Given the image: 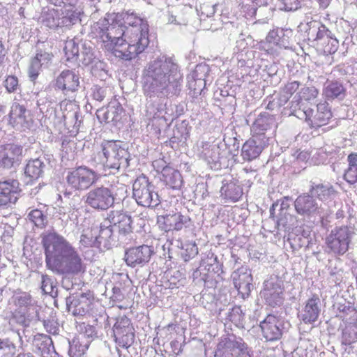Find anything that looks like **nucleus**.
I'll list each match as a JSON object with an SVG mask.
<instances>
[{"mask_svg": "<svg viewBox=\"0 0 357 357\" xmlns=\"http://www.w3.org/2000/svg\"><path fill=\"white\" fill-rule=\"evenodd\" d=\"M124 109L119 102H109L105 111L104 120L107 123L118 122L121 119Z\"/></svg>", "mask_w": 357, "mask_h": 357, "instance_id": "nucleus-28", "label": "nucleus"}, {"mask_svg": "<svg viewBox=\"0 0 357 357\" xmlns=\"http://www.w3.org/2000/svg\"><path fill=\"white\" fill-rule=\"evenodd\" d=\"M154 185L144 174L139 176L135 181L132 190L133 197L139 205L154 207L158 205V195L154 191Z\"/></svg>", "mask_w": 357, "mask_h": 357, "instance_id": "nucleus-4", "label": "nucleus"}, {"mask_svg": "<svg viewBox=\"0 0 357 357\" xmlns=\"http://www.w3.org/2000/svg\"><path fill=\"white\" fill-rule=\"evenodd\" d=\"M75 17H76V18H77V17H78V15H77V13H76L75 12H73V13H72V15H71L70 16H69V18H70V21H71V20H73L74 18H75Z\"/></svg>", "mask_w": 357, "mask_h": 357, "instance_id": "nucleus-55", "label": "nucleus"}, {"mask_svg": "<svg viewBox=\"0 0 357 357\" xmlns=\"http://www.w3.org/2000/svg\"><path fill=\"white\" fill-rule=\"evenodd\" d=\"M108 220L119 233L126 234L131 231V218L126 213L120 211H111Z\"/></svg>", "mask_w": 357, "mask_h": 357, "instance_id": "nucleus-23", "label": "nucleus"}, {"mask_svg": "<svg viewBox=\"0 0 357 357\" xmlns=\"http://www.w3.org/2000/svg\"><path fill=\"white\" fill-rule=\"evenodd\" d=\"M92 97L94 100L102 101L105 97V91L101 87L96 86L93 89Z\"/></svg>", "mask_w": 357, "mask_h": 357, "instance_id": "nucleus-47", "label": "nucleus"}, {"mask_svg": "<svg viewBox=\"0 0 357 357\" xmlns=\"http://www.w3.org/2000/svg\"><path fill=\"white\" fill-rule=\"evenodd\" d=\"M321 5L327 6L329 3V0H318Z\"/></svg>", "mask_w": 357, "mask_h": 357, "instance_id": "nucleus-54", "label": "nucleus"}, {"mask_svg": "<svg viewBox=\"0 0 357 357\" xmlns=\"http://www.w3.org/2000/svg\"><path fill=\"white\" fill-rule=\"evenodd\" d=\"M20 192V184L17 180L9 178L0 181V207L15 204Z\"/></svg>", "mask_w": 357, "mask_h": 357, "instance_id": "nucleus-15", "label": "nucleus"}, {"mask_svg": "<svg viewBox=\"0 0 357 357\" xmlns=\"http://www.w3.org/2000/svg\"><path fill=\"white\" fill-rule=\"evenodd\" d=\"M59 273L78 274L85 271V266L75 248L55 271Z\"/></svg>", "mask_w": 357, "mask_h": 357, "instance_id": "nucleus-20", "label": "nucleus"}, {"mask_svg": "<svg viewBox=\"0 0 357 357\" xmlns=\"http://www.w3.org/2000/svg\"><path fill=\"white\" fill-rule=\"evenodd\" d=\"M352 231L348 226L336 227L326 236L325 244L328 252L343 255L349 248Z\"/></svg>", "mask_w": 357, "mask_h": 357, "instance_id": "nucleus-5", "label": "nucleus"}, {"mask_svg": "<svg viewBox=\"0 0 357 357\" xmlns=\"http://www.w3.org/2000/svg\"><path fill=\"white\" fill-rule=\"evenodd\" d=\"M261 150L255 139H249L243 145L241 155L245 160L251 161L260 155Z\"/></svg>", "mask_w": 357, "mask_h": 357, "instance_id": "nucleus-29", "label": "nucleus"}, {"mask_svg": "<svg viewBox=\"0 0 357 357\" xmlns=\"http://www.w3.org/2000/svg\"><path fill=\"white\" fill-rule=\"evenodd\" d=\"M319 304L320 298L316 294L306 301L301 315V319L303 323L310 324L318 320L321 312Z\"/></svg>", "mask_w": 357, "mask_h": 357, "instance_id": "nucleus-21", "label": "nucleus"}, {"mask_svg": "<svg viewBox=\"0 0 357 357\" xmlns=\"http://www.w3.org/2000/svg\"><path fill=\"white\" fill-rule=\"evenodd\" d=\"M300 83L297 81L287 83L284 89V91L286 94L291 96L294 94L299 88Z\"/></svg>", "mask_w": 357, "mask_h": 357, "instance_id": "nucleus-46", "label": "nucleus"}, {"mask_svg": "<svg viewBox=\"0 0 357 357\" xmlns=\"http://www.w3.org/2000/svg\"><path fill=\"white\" fill-rule=\"evenodd\" d=\"M355 312V309L350 305L346 303H340L337 307V312L336 317L342 320H347L348 316Z\"/></svg>", "mask_w": 357, "mask_h": 357, "instance_id": "nucleus-37", "label": "nucleus"}, {"mask_svg": "<svg viewBox=\"0 0 357 357\" xmlns=\"http://www.w3.org/2000/svg\"><path fill=\"white\" fill-rule=\"evenodd\" d=\"M42 245L45 250L47 267L55 271L74 248L66 239L56 234L50 232L42 236Z\"/></svg>", "mask_w": 357, "mask_h": 357, "instance_id": "nucleus-3", "label": "nucleus"}, {"mask_svg": "<svg viewBox=\"0 0 357 357\" xmlns=\"http://www.w3.org/2000/svg\"><path fill=\"white\" fill-rule=\"evenodd\" d=\"M328 32V30L326 29L325 26H322V29H319L317 34V43L321 40L322 39H324L326 36H328L327 33Z\"/></svg>", "mask_w": 357, "mask_h": 357, "instance_id": "nucleus-49", "label": "nucleus"}, {"mask_svg": "<svg viewBox=\"0 0 357 357\" xmlns=\"http://www.w3.org/2000/svg\"><path fill=\"white\" fill-rule=\"evenodd\" d=\"M227 347L230 350L234 351L236 349L243 351L247 349L246 344L243 342L242 338L236 340V338L231 340L229 338L226 342Z\"/></svg>", "mask_w": 357, "mask_h": 357, "instance_id": "nucleus-40", "label": "nucleus"}, {"mask_svg": "<svg viewBox=\"0 0 357 357\" xmlns=\"http://www.w3.org/2000/svg\"><path fill=\"white\" fill-rule=\"evenodd\" d=\"M95 303L96 298L93 292L88 290L70 297L68 307L74 316L84 317L93 311Z\"/></svg>", "mask_w": 357, "mask_h": 357, "instance_id": "nucleus-8", "label": "nucleus"}, {"mask_svg": "<svg viewBox=\"0 0 357 357\" xmlns=\"http://www.w3.org/2000/svg\"><path fill=\"white\" fill-rule=\"evenodd\" d=\"M190 220L189 217L178 211L160 215L157 217L158 227L165 232L181 231L186 227Z\"/></svg>", "mask_w": 357, "mask_h": 357, "instance_id": "nucleus-12", "label": "nucleus"}, {"mask_svg": "<svg viewBox=\"0 0 357 357\" xmlns=\"http://www.w3.org/2000/svg\"><path fill=\"white\" fill-rule=\"evenodd\" d=\"M43 163L38 159L29 160L24 169L25 175L30 180L38 178L43 173Z\"/></svg>", "mask_w": 357, "mask_h": 357, "instance_id": "nucleus-32", "label": "nucleus"}, {"mask_svg": "<svg viewBox=\"0 0 357 357\" xmlns=\"http://www.w3.org/2000/svg\"><path fill=\"white\" fill-rule=\"evenodd\" d=\"M29 219L38 227H44L46 225V217L40 210H32L29 214Z\"/></svg>", "mask_w": 357, "mask_h": 357, "instance_id": "nucleus-36", "label": "nucleus"}, {"mask_svg": "<svg viewBox=\"0 0 357 357\" xmlns=\"http://www.w3.org/2000/svg\"><path fill=\"white\" fill-rule=\"evenodd\" d=\"M318 93V91L314 87H304L300 93V99L311 101L317 97Z\"/></svg>", "mask_w": 357, "mask_h": 357, "instance_id": "nucleus-39", "label": "nucleus"}, {"mask_svg": "<svg viewBox=\"0 0 357 357\" xmlns=\"http://www.w3.org/2000/svg\"><path fill=\"white\" fill-rule=\"evenodd\" d=\"M148 75L152 78L151 86L146 84L143 90L146 96H149L151 86L158 89L161 91L167 90L169 87L177 88L183 80V75L177 64L170 61L155 60L150 63Z\"/></svg>", "mask_w": 357, "mask_h": 357, "instance_id": "nucleus-2", "label": "nucleus"}, {"mask_svg": "<svg viewBox=\"0 0 357 357\" xmlns=\"http://www.w3.org/2000/svg\"><path fill=\"white\" fill-rule=\"evenodd\" d=\"M16 346L8 340H0V357H15Z\"/></svg>", "mask_w": 357, "mask_h": 357, "instance_id": "nucleus-34", "label": "nucleus"}, {"mask_svg": "<svg viewBox=\"0 0 357 357\" xmlns=\"http://www.w3.org/2000/svg\"><path fill=\"white\" fill-rule=\"evenodd\" d=\"M346 89L338 81L329 82L324 89V94L328 99H335L345 95Z\"/></svg>", "mask_w": 357, "mask_h": 357, "instance_id": "nucleus-31", "label": "nucleus"}, {"mask_svg": "<svg viewBox=\"0 0 357 357\" xmlns=\"http://www.w3.org/2000/svg\"><path fill=\"white\" fill-rule=\"evenodd\" d=\"M252 282V274L243 268H238L234 275V284L239 294L242 298L248 297L251 292Z\"/></svg>", "mask_w": 357, "mask_h": 357, "instance_id": "nucleus-22", "label": "nucleus"}, {"mask_svg": "<svg viewBox=\"0 0 357 357\" xmlns=\"http://www.w3.org/2000/svg\"><path fill=\"white\" fill-rule=\"evenodd\" d=\"M93 243L92 238L87 236L86 234H83L80 236V243L84 247H89Z\"/></svg>", "mask_w": 357, "mask_h": 357, "instance_id": "nucleus-50", "label": "nucleus"}, {"mask_svg": "<svg viewBox=\"0 0 357 357\" xmlns=\"http://www.w3.org/2000/svg\"><path fill=\"white\" fill-rule=\"evenodd\" d=\"M296 158L301 160L308 159L310 156V153L309 151H296Z\"/></svg>", "mask_w": 357, "mask_h": 357, "instance_id": "nucleus-51", "label": "nucleus"}, {"mask_svg": "<svg viewBox=\"0 0 357 357\" xmlns=\"http://www.w3.org/2000/svg\"><path fill=\"white\" fill-rule=\"evenodd\" d=\"M60 109L63 112V116L65 118L70 112H74L76 105L73 100L65 98L60 102Z\"/></svg>", "mask_w": 357, "mask_h": 357, "instance_id": "nucleus-43", "label": "nucleus"}, {"mask_svg": "<svg viewBox=\"0 0 357 357\" xmlns=\"http://www.w3.org/2000/svg\"><path fill=\"white\" fill-rule=\"evenodd\" d=\"M5 56V49L3 45L0 42V65L3 63Z\"/></svg>", "mask_w": 357, "mask_h": 357, "instance_id": "nucleus-52", "label": "nucleus"}, {"mask_svg": "<svg viewBox=\"0 0 357 357\" xmlns=\"http://www.w3.org/2000/svg\"><path fill=\"white\" fill-rule=\"evenodd\" d=\"M294 205L296 212L302 215H310L317 210L314 199L308 195L298 196Z\"/></svg>", "mask_w": 357, "mask_h": 357, "instance_id": "nucleus-24", "label": "nucleus"}, {"mask_svg": "<svg viewBox=\"0 0 357 357\" xmlns=\"http://www.w3.org/2000/svg\"><path fill=\"white\" fill-rule=\"evenodd\" d=\"M42 63H40L37 61V59L34 56L32 59L30 66L29 68V75L32 80H35L37 79V77L39 75Z\"/></svg>", "mask_w": 357, "mask_h": 357, "instance_id": "nucleus-42", "label": "nucleus"}, {"mask_svg": "<svg viewBox=\"0 0 357 357\" xmlns=\"http://www.w3.org/2000/svg\"><path fill=\"white\" fill-rule=\"evenodd\" d=\"M339 47V41L333 37L326 36L324 39L317 43V51L324 55H331L335 54Z\"/></svg>", "mask_w": 357, "mask_h": 357, "instance_id": "nucleus-27", "label": "nucleus"}, {"mask_svg": "<svg viewBox=\"0 0 357 357\" xmlns=\"http://www.w3.org/2000/svg\"><path fill=\"white\" fill-rule=\"evenodd\" d=\"M102 152L106 158V165L110 169H119L127 160L126 151L116 142L109 141L102 145Z\"/></svg>", "mask_w": 357, "mask_h": 357, "instance_id": "nucleus-14", "label": "nucleus"}, {"mask_svg": "<svg viewBox=\"0 0 357 357\" xmlns=\"http://www.w3.org/2000/svg\"><path fill=\"white\" fill-rule=\"evenodd\" d=\"M263 337L267 341H276L282 336L280 321L273 314H268L259 324Z\"/></svg>", "mask_w": 357, "mask_h": 357, "instance_id": "nucleus-18", "label": "nucleus"}, {"mask_svg": "<svg viewBox=\"0 0 357 357\" xmlns=\"http://www.w3.org/2000/svg\"><path fill=\"white\" fill-rule=\"evenodd\" d=\"M113 331L115 342L119 347L127 349L134 343V328L129 319H121L117 321Z\"/></svg>", "mask_w": 357, "mask_h": 357, "instance_id": "nucleus-13", "label": "nucleus"}, {"mask_svg": "<svg viewBox=\"0 0 357 357\" xmlns=\"http://www.w3.org/2000/svg\"><path fill=\"white\" fill-rule=\"evenodd\" d=\"M163 160H156L153 162L155 171L160 173V179L165 185L173 190H178L183 183L181 172L169 165H165Z\"/></svg>", "mask_w": 357, "mask_h": 357, "instance_id": "nucleus-9", "label": "nucleus"}, {"mask_svg": "<svg viewBox=\"0 0 357 357\" xmlns=\"http://www.w3.org/2000/svg\"><path fill=\"white\" fill-rule=\"evenodd\" d=\"M354 326L345 328L342 335V344L346 346L357 342V332Z\"/></svg>", "mask_w": 357, "mask_h": 357, "instance_id": "nucleus-35", "label": "nucleus"}, {"mask_svg": "<svg viewBox=\"0 0 357 357\" xmlns=\"http://www.w3.org/2000/svg\"><path fill=\"white\" fill-rule=\"evenodd\" d=\"M8 122L13 127L29 128L33 123L29 112L26 107L18 102H13L8 114Z\"/></svg>", "mask_w": 357, "mask_h": 357, "instance_id": "nucleus-17", "label": "nucleus"}, {"mask_svg": "<svg viewBox=\"0 0 357 357\" xmlns=\"http://www.w3.org/2000/svg\"><path fill=\"white\" fill-rule=\"evenodd\" d=\"M52 54L42 50L37 52L35 55V58L37 59L40 63H42V66L45 63H48L52 60Z\"/></svg>", "mask_w": 357, "mask_h": 357, "instance_id": "nucleus-45", "label": "nucleus"}, {"mask_svg": "<svg viewBox=\"0 0 357 357\" xmlns=\"http://www.w3.org/2000/svg\"><path fill=\"white\" fill-rule=\"evenodd\" d=\"M32 296L26 292H22L14 298V304L20 307H26L31 305Z\"/></svg>", "mask_w": 357, "mask_h": 357, "instance_id": "nucleus-38", "label": "nucleus"}, {"mask_svg": "<svg viewBox=\"0 0 357 357\" xmlns=\"http://www.w3.org/2000/svg\"><path fill=\"white\" fill-rule=\"evenodd\" d=\"M23 157L22 146L15 143L0 144V167L11 169L20 164Z\"/></svg>", "mask_w": 357, "mask_h": 357, "instance_id": "nucleus-10", "label": "nucleus"}, {"mask_svg": "<svg viewBox=\"0 0 357 357\" xmlns=\"http://www.w3.org/2000/svg\"><path fill=\"white\" fill-rule=\"evenodd\" d=\"M86 203L93 208L107 210L114 204V196L108 188L98 187L87 193Z\"/></svg>", "mask_w": 357, "mask_h": 357, "instance_id": "nucleus-11", "label": "nucleus"}, {"mask_svg": "<svg viewBox=\"0 0 357 357\" xmlns=\"http://www.w3.org/2000/svg\"><path fill=\"white\" fill-rule=\"evenodd\" d=\"M100 177V175L94 170L83 165L70 172L66 180L71 188L78 190H84L96 183Z\"/></svg>", "mask_w": 357, "mask_h": 357, "instance_id": "nucleus-6", "label": "nucleus"}, {"mask_svg": "<svg viewBox=\"0 0 357 357\" xmlns=\"http://www.w3.org/2000/svg\"><path fill=\"white\" fill-rule=\"evenodd\" d=\"M198 248L195 242H187L183 247L182 258L185 261H188L198 255Z\"/></svg>", "mask_w": 357, "mask_h": 357, "instance_id": "nucleus-33", "label": "nucleus"}, {"mask_svg": "<svg viewBox=\"0 0 357 357\" xmlns=\"http://www.w3.org/2000/svg\"><path fill=\"white\" fill-rule=\"evenodd\" d=\"M310 192L319 199L326 201L335 193V190L331 185L317 184L312 187Z\"/></svg>", "mask_w": 357, "mask_h": 357, "instance_id": "nucleus-30", "label": "nucleus"}, {"mask_svg": "<svg viewBox=\"0 0 357 357\" xmlns=\"http://www.w3.org/2000/svg\"><path fill=\"white\" fill-rule=\"evenodd\" d=\"M266 42L268 43H273L278 45L279 38L278 33L275 31H271L268 33V36L266 38Z\"/></svg>", "mask_w": 357, "mask_h": 357, "instance_id": "nucleus-48", "label": "nucleus"}, {"mask_svg": "<svg viewBox=\"0 0 357 357\" xmlns=\"http://www.w3.org/2000/svg\"><path fill=\"white\" fill-rule=\"evenodd\" d=\"M153 254L150 246L146 245L128 249L125 254V260L130 266H135L148 262Z\"/></svg>", "mask_w": 357, "mask_h": 357, "instance_id": "nucleus-19", "label": "nucleus"}, {"mask_svg": "<svg viewBox=\"0 0 357 357\" xmlns=\"http://www.w3.org/2000/svg\"><path fill=\"white\" fill-rule=\"evenodd\" d=\"M17 357H33L31 353H22L19 354Z\"/></svg>", "mask_w": 357, "mask_h": 357, "instance_id": "nucleus-53", "label": "nucleus"}, {"mask_svg": "<svg viewBox=\"0 0 357 357\" xmlns=\"http://www.w3.org/2000/svg\"><path fill=\"white\" fill-rule=\"evenodd\" d=\"M4 86L8 93H14L19 87V82L17 77L8 75L4 81Z\"/></svg>", "mask_w": 357, "mask_h": 357, "instance_id": "nucleus-41", "label": "nucleus"}, {"mask_svg": "<svg viewBox=\"0 0 357 357\" xmlns=\"http://www.w3.org/2000/svg\"><path fill=\"white\" fill-rule=\"evenodd\" d=\"M91 32L107 50L125 61L137 57L150 42L147 21L134 13L107 15L94 23Z\"/></svg>", "mask_w": 357, "mask_h": 357, "instance_id": "nucleus-1", "label": "nucleus"}, {"mask_svg": "<svg viewBox=\"0 0 357 357\" xmlns=\"http://www.w3.org/2000/svg\"><path fill=\"white\" fill-rule=\"evenodd\" d=\"M41 289L45 294H52L53 291L52 280L47 275L42 276Z\"/></svg>", "mask_w": 357, "mask_h": 357, "instance_id": "nucleus-44", "label": "nucleus"}, {"mask_svg": "<svg viewBox=\"0 0 357 357\" xmlns=\"http://www.w3.org/2000/svg\"><path fill=\"white\" fill-rule=\"evenodd\" d=\"M220 195L224 199L236 202L241 197L243 191L239 185L230 182L221 187Z\"/></svg>", "mask_w": 357, "mask_h": 357, "instance_id": "nucleus-25", "label": "nucleus"}, {"mask_svg": "<svg viewBox=\"0 0 357 357\" xmlns=\"http://www.w3.org/2000/svg\"><path fill=\"white\" fill-rule=\"evenodd\" d=\"M305 121L310 128L318 129L328 124L333 113L327 102L317 105L316 109H306L303 111Z\"/></svg>", "mask_w": 357, "mask_h": 357, "instance_id": "nucleus-7", "label": "nucleus"}, {"mask_svg": "<svg viewBox=\"0 0 357 357\" xmlns=\"http://www.w3.org/2000/svg\"><path fill=\"white\" fill-rule=\"evenodd\" d=\"M348 167L345 169L343 178L349 184L357 183V153H351L347 157Z\"/></svg>", "mask_w": 357, "mask_h": 357, "instance_id": "nucleus-26", "label": "nucleus"}, {"mask_svg": "<svg viewBox=\"0 0 357 357\" xmlns=\"http://www.w3.org/2000/svg\"><path fill=\"white\" fill-rule=\"evenodd\" d=\"M79 83L78 74L71 70H64L55 78L54 86L64 93H73L78 90Z\"/></svg>", "mask_w": 357, "mask_h": 357, "instance_id": "nucleus-16", "label": "nucleus"}]
</instances>
